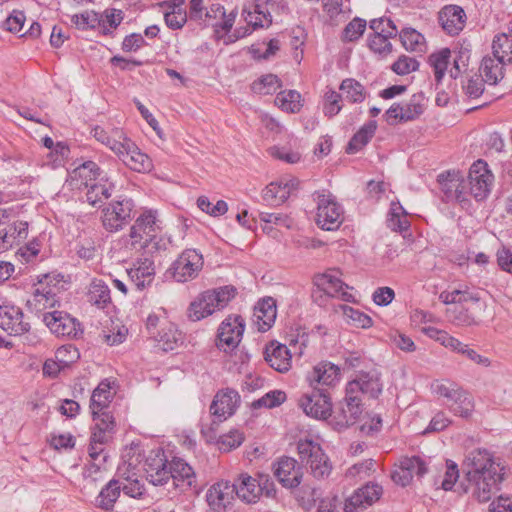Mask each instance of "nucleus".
Returning <instances> with one entry per match:
<instances>
[{"label": "nucleus", "mask_w": 512, "mask_h": 512, "mask_svg": "<svg viewBox=\"0 0 512 512\" xmlns=\"http://www.w3.org/2000/svg\"><path fill=\"white\" fill-rule=\"evenodd\" d=\"M462 468L466 480L465 492L483 503L499 491L505 476V466L501 460L482 448L468 452Z\"/></svg>", "instance_id": "nucleus-1"}, {"label": "nucleus", "mask_w": 512, "mask_h": 512, "mask_svg": "<svg viewBox=\"0 0 512 512\" xmlns=\"http://www.w3.org/2000/svg\"><path fill=\"white\" fill-rule=\"evenodd\" d=\"M161 222L157 211L145 210L130 228L129 245L135 251H143L148 256L166 249V242L161 237Z\"/></svg>", "instance_id": "nucleus-2"}, {"label": "nucleus", "mask_w": 512, "mask_h": 512, "mask_svg": "<svg viewBox=\"0 0 512 512\" xmlns=\"http://www.w3.org/2000/svg\"><path fill=\"white\" fill-rule=\"evenodd\" d=\"M235 294L236 289L233 286L204 291L191 302L188 316L192 321H199L215 311L223 309Z\"/></svg>", "instance_id": "nucleus-3"}, {"label": "nucleus", "mask_w": 512, "mask_h": 512, "mask_svg": "<svg viewBox=\"0 0 512 512\" xmlns=\"http://www.w3.org/2000/svg\"><path fill=\"white\" fill-rule=\"evenodd\" d=\"M285 8L284 0H247L242 16L252 30L268 28L273 22L272 14H279Z\"/></svg>", "instance_id": "nucleus-4"}, {"label": "nucleus", "mask_w": 512, "mask_h": 512, "mask_svg": "<svg viewBox=\"0 0 512 512\" xmlns=\"http://www.w3.org/2000/svg\"><path fill=\"white\" fill-rule=\"evenodd\" d=\"M297 450L301 463L309 469L314 478L325 479L330 475L332 464L319 443L310 439L300 440Z\"/></svg>", "instance_id": "nucleus-5"}, {"label": "nucleus", "mask_w": 512, "mask_h": 512, "mask_svg": "<svg viewBox=\"0 0 512 512\" xmlns=\"http://www.w3.org/2000/svg\"><path fill=\"white\" fill-rule=\"evenodd\" d=\"M239 403L240 395L236 390L226 388L218 391L210 405V412L212 416L215 417V420H213L209 428H206L204 424H202L201 433L211 439L214 438L216 426L231 417L235 413Z\"/></svg>", "instance_id": "nucleus-6"}, {"label": "nucleus", "mask_w": 512, "mask_h": 512, "mask_svg": "<svg viewBox=\"0 0 512 512\" xmlns=\"http://www.w3.org/2000/svg\"><path fill=\"white\" fill-rule=\"evenodd\" d=\"M316 224L323 230H337L344 220V212L330 193L316 192Z\"/></svg>", "instance_id": "nucleus-7"}, {"label": "nucleus", "mask_w": 512, "mask_h": 512, "mask_svg": "<svg viewBox=\"0 0 512 512\" xmlns=\"http://www.w3.org/2000/svg\"><path fill=\"white\" fill-rule=\"evenodd\" d=\"M342 273L338 269H328L323 273L316 274L313 277V284L316 291L313 293H323L326 297L337 298L345 302H352L353 295L349 292L350 287L341 279Z\"/></svg>", "instance_id": "nucleus-8"}, {"label": "nucleus", "mask_w": 512, "mask_h": 512, "mask_svg": "<svg viewBox=\"0 0 512 512\" xmlns=\"http://www.w3.org/2000/svg\"><path fill=\"white\" fill-rule=\"evenodd\" d=\"M233 485L235 494L246 503H255L264 492L267 497H274L276 490L267 477L259 480L248 474H241Z\"/></svg>", "instance_id": "nucleus-9"}, {"label": "nucleus", "mask_w": 512, "mask_h": 512, "mask_svg": "<svg viewBox=\"0 0 512 512\" xmlns=\"http://www.w3.org/2000/svg\"><path fill=\"white\" fill-rule=\"evenodd\" d=\"M494 184V175L483 160H478L469 169L466 181L468 195L476 201L485 200L491 192Z\"/></svg>", "instance_id": "nucleus-10"}, {"label": "nucleus", "mask_w": 512, "mask_h": 512, "mask_svg": "<svg viewBox=\"0 0 512 512\" xmlns=\"http://www.w3.org/2000/svg\"><path fill=\"white\" fill-rule=\"evenodd\" d=\"M438 183L446 202L455 201L462 207L469 205L466 181L458 170H449L438 175Z\"/></svg>", "instance_id": "nucleus-11"}, {"label": "nucleus", "mask_w": 512, "mask_h": 512, "mask_svg": "<svg viewBox=\"0 0 512 512\" xmlns=\"http://www.w3.org/2000/svg\"><path fill=\"white\" fill-rule=\"evenodd\" d=\"M203 265V255L198 250L185 249L172 265V277L180 283L191 281L198 277Z\"/></svg>", "instance_id": "nucleus-12"}, {"label": "nucleus", "mask_w": 512, "mask_h": 512, "mask_svg": "<svg viewBox=\"0 0 512 512\" xmlns=\"http://www.w3.org/2000/svg\"><path fill=\"white\" fill-rule=\"evenodd\" d=\"M310 392L304 393L299 399L303 412L315 419H327L332 412L331 397L327 389L311 387Z\"/></svg>", "instance_id": "nucleus-13"}, {"label": "nucleus", "mask_w": 512, "mask_h": 512, "mask_svg": "<svg viewBox=\"0 0 512 512\" xmlns=\"http://www.w3.org/2000/svg\"><path fill=\"white\" fill-rule=\"evenodd\" d=\"M134 203L131 199H122L109 203L102 210V223L110 232H116L128 225L133 218Z\"/></svg>", "instance_id": "nucleus-14"}, {"label": "nucleus", "mask_w": 512, "mask_h": 512, "mask_svg": "<svg viewBox=\"0 0 512 512\" xmlns=\"http://www.w3.org/2000/svg\"><path fill=\"white\" fill-rule=\"evenodd\" d=\"M425 110V97L423 93H416L404 103H394L385 113L390 125L398 122L413 121L420 117Z\"/></svg>", "instance_id": "nucleus-15"}, {"label": "nucleus", "mask_w": 512, "mask_h": 512, "mask_svg": "<svg viewBox=\"0 0 512 512\" xmlns=\"http://www.w3.org/2000/svg\"><path fill=\"white\" fill-rule=\"evenodd\" d=\"M146 479L154 486H165L170 482L171 469L165 453L161 449L152 450L145 458Z\"/></svg>", "instance_id": "nucleus-16"}, {"label": "nucleus", "mask_w": 512, "mask_h": 512, "mask_svg": "<svg viewBox=\"0 0 512 512\" xmlns=\"http://www.w3.org/2000/svg\"><path fill=\"white\" fill-rule=\"evenodd\" d=\"M362 399L355 393L350 394L346 388V395L334 411L333 421L337 429H345L356 424L363 416Z\"/></svg>", "instance_id": "nucleus-17"}, {"label": "nucleus", "mask_w": 512, "mask_h": 512, "mask_svg": "<svg viewBox=\"0 0 512 512\" xmlns=\"http://www.w3.org/2000/svg\"><path fill=\"white\" fill-rule=\"evenodd\" d=\"M0 327L11 336H20L27 333L31 325L20 307L4 303L0 305Z\"/></svg>", "instance_id": "nucleus-18"}, {"label": "nucleus", "mask_w": 512, "mask_h": 512, "mask_svg": "<svg viewBox=\"0 0 512 512\" xmlns=\"http://www.w3.org/2000/svg\"><path fill=\"white\" fill-rule=\"evenodd\" d=\"M244 321L240 316H229L220 325L217 334V347L225 352L235 349L244 332Z\"/></svg>", "instance_id": "nucleus-19"}, {"label": "nucleus", "mask_w": 512, "mask_h": 512, "mask_svg": "<svg viewBox=\"0 0 512 512\" xmlns=\"http://www.w3.org/2000/svg\"><path fill=\"white\" fill-rule=\"evenodd\" d=\"M346 388H348L350 394L355 393L360 397L361 395H367L370 398H377L382 392L380 374L375 370L361 372L355 379L348 382Z\"/></svg>", "instance_id": "nucleus-20"}, {"label": "nucleus", "mask_w": 512, "mask_h": 512, "mask_svg": "<svg viewBox=\"0 0 512 512\" xmlns=\"http://www.w3.org/2000/svg\"><path fill=\"white\" fill-rule=\"evenodd\" d=\"M341 379L340 368L328 361H322L315 365L307 374V380L311 387H333Z\"/></svg>", "instance_id": "nucleus-21"}, {"label": "nucleus", "mask_w": 512, "mask_h": 512, "mask_svg": "<svg viewBox=\"0 0 512 512\" xmlns=\"http://www.w3.org/2000/svg\"><path fill=\"white\" fill-rule=\"evenodd\" d=\"M171 481L174 489L186 492L196 486L197 479L194 469L183 459L174 457L170 461Z\"/></svg>", "instance_id": "nucleus-22"}, {"label": "nucleus", "mask_w": 512, "mask_h": 512, "mask_svg": "<svg viewBox=\"0 0 512 512\" xmlns=\"http://www.w3.org/2000/svg\"><path fill=\"white\" fill-rule=\"evenodd\" d=\"M274 475L286 488H296L302 480V469L291 457H282L274 466Z\"/></svg>", "instance_id": "nucleus-23"}, {"label": "nucleus", "mask_w": 512, "mask_h": 512, "mask_svg": "<svg viewBox=\"0 0 512 512\" xmlns=\"http://www.w3.org/2000/svg\"><path fill=\"white\" fill-rule=\"evenodd\" d=\"M43 321L50 331L62 337H76L78 324L76 320L65 312L52 311L44 314Z\"/></svg>", "instance_id": "nucleus-24"}, {"label": "nucleus", "mask_w": 512, "mask_h": 512, "mask_svg": "<svg viewBox=\"0 0 512 512\" xmlns=\"http://www.w3.org/2000/svg\"><path fill=\"white\" fill-rule=\"evenodd\" d=\"M235 488L228 481L214 483L206 493L208 506L215 512H222L232 503Z\"/></svg>", "instance_id": "nucleus-25"}, {"label": "nucleus", "mask_w": 512, "mask_h": 512, "mask_svg": "<svg viewBox=\"0 0 512 512\" xmlns=\"http://www.w3.org/2000/svg\"><path fill=\"white\" fill-rule=\"evenodd\" d=\"M101 177V171L98 165L93 161H86L77 166L69 174L67 183L71 189L81 190L88 188Z\"/></svg>", "instance_id": "nucleus-26"}, {"label": "nucleus", "mask_w": 512, "mask_h": 512, "mask_svg": "<svg viewBox=\"0 0 512 512\" xmlns=\"http://www.w3.org/2000/svg\"><path fill=\"white\" fill-rule=\"evenodd\" d=\"M130 282L138 290H143L150 286L154 280L155 266L154 261L149 257L139 258L134 266L127 270Z\"/></svg>", "instance_id": "nucleus-27"}, {"label": "nucleus", "mask_w": 512, "mask_h": 512, "mask_svg": "<svg viewBox=\"0 0 512 512\" xmlns=\"http://www.w3.org/2000/svg\"><path fill=\"white\" fill-rule=\"evenodd\" d=\"M236 15L237 12L235 10L226 14L222 5L212 4L208 9H206L203 19L207 25H211L215 28L216 33H219L220 31L227 33L233 27Z\"/></svg>", "instance_id": "nucleus-28"}, {"label": "nucleus", "mask_w": 512, "mask_h": 512, "mask_svg": "<svg viewBox=\"0 0 512 512\" xmlns=\"http://www.w3.org/2000/svg\"><path fill=\"white\" fill-rule=\"evenodd\" d=\"M297 185L298 181L296 179L272 182L264 189L263 200L271 206L281 205L289 198L291 192L297 188Z\"/></svg>", "instance_id": "nucleus-29"}, {"label": "nucleus", "mask_w": 512, "mask_h": 512, "mask_svg": "<svg viewBox=\"0 0 512 512\" xmlns=\"http://www.w3.org/2000/svg\"><path fill=\"white\" fill-rule=\"evenodd\" d=\"M265 360L271 368L285 373L291 368V353L284 344L271 342L265 349Z\"/></svg>", "instance_id": "nucleus-30"}, {"label": "nucleus", "mask_w": 512, "mask_h": 512, "mask_svg": "<svg viewBox=\"0 0 512 512\" xmlns=\"http://www.w3.org/2000/svg\"><path fill=\"white\" fill-rule=\"evenodd\" d=\"M439 23L450 35H457L464 28L466 14L457 5H448L439 12Z\"/></svg>", "instance_id": "nucleus-31"}, {"label": "nucleus", "mask_w": 512, "mask_h": 512, "mask_svg": "<svg viewBox=\"0 0 512 512\" xmlns=\"http://www.w3.org/2000/svg\"><path fill=\"white\" fill-rule=\"evenodd\" d=\"M118 157L128 168L136 172H147L152 166L150 158L142 153L132 140L126 143V148Z\"/></svg>", "instance_id": "nucleus-32"}, {"label": "nucleus", "mask_w": 512, "mask_h": 512, "mask_svg": "<svg viewBox=\"0 0 512 512\" xmlns=\"http://www.w3.org/2000/svg\"><path fill=\"white\" fill-rule=\"evenodd\" d=\"M382 494V487L378 484H367L356 490L345 504L346 512H352L357 507H365L377 501Z\"/></svg>", "instance_id": "nucleus-33"}, {"label": "nucleus", "mask_w": 512, "mask_h": 512, "mask_svg": "<svg viewBox=\"0 0 512 512\" xmlns=\"http://www.w3.org/2000/svg\"><path fill=\"white\" fill-rule=\"evenodd\" d=\"M93 136L97 141L109 147L117 156L126 148V143L130 142V139L119 128L106 131L97 126L93 129Z\"/></svg>", "instance_id": "nucleus-34"}, {"label": "nucleus", "mask_w": 512, "mask_h": 512, "mask_svg": "<svg viewBox=\"0 0 512 512\" xmlns=\"http://www.w3.org/2000/svg\"><path fill=\"white\" fill-rule=\"evenodd\" d=\"M114 395L115 391L112 389L108 380H103L99 383V385L93 390L90 398L89 407L93 419H96V414H99L102 410L108 409Z\"/></svg>", "instance_id": "nucleus-35"}, {"label": "nucleus", "mask_w": 512, "mask_h": 512, "mask_svg": "<svg viewBox=\"0 0 512 512\" xmlns=\"http://www.w3.org/2000/svg\"><path fill=\"white\" fill-rule=\"evenodd\" d=\"M121 494V483L118 480H110L99 492L94 500V506L103 511L110 512Z\"/></svg>", "instance_id": "nucleus-36"}, {"label": "nucleus", "mask_w": 512, "mask_h": 512, "mask_svg": "<svg viewBox=\"0 0 512 512\" xmlns=\"http://www.w3.org/2000/svg\"><path fill=\"white\" fill-rule=\"evenodd\" d=\"M508 64L499 57L486 56L483 58L480 72L485 78V82L490 85H496L504 77V66Z\"/></svg>", "instance_id": "nucleus-37"}, {"label": "nucleus", "mask_w": 512, "mask_h": 512, "mask_svg": "<svg viewBox=\"0 0 512 512\" xmlns=\"http://www.w3.org/2000/svg\"><path fill=\"white\" fill-rule=\"evenodd\" d=\"M276 314V304L272 298L259 301L254 309L258 329L263 332L270 329L276 319Z\"/></svg>", "instance_id": "nucleus-38"}, {"label": "nucleus", "mask_w": 512, "mask_h": 512, "mask_svg": "<svg viewBox=\"0 0 512 512\" xmlns=\"http://www.w3.org/2000/svg\"><path fill=\"white\" fill-rule=\"evenodd\" d=\"M377 129V123L374 120L364 124L349 141L346 152L354 154L360 151L372 139Z\"/></svg>", "instance_id": "nucleus-39"}, {"label": "nucleus", "mask_w": 512, "mask_h": 512, "mask_svg": "<svg viewBox=\"0 0 512 512\" xmlns=\"http://www.w3.org/2000/svg\"><path fill=\"white\" fill-rule=\"evenodd\" d=\"M57 294L55 287L49 289L47 287L36 288L32 299L28 300V304L33 306L37 312L53 308L58 303Z\"/></svg>", "instance_id": "nucleus-40"}, {"label": "nucleus", "mask_w": 512, "mask_h": 512, "mask_svg": "<svg viewBox=\"0 0 512 512\" xmlns=\"http://www.w3.org/2000/svg\"><path fill=\"white\" fill-rule=\"evenodd\" d=\"M16 230L7 211L0 210V252L12 247L16 240L20 241Z\"/></svg>", "instance_id": "nucleus-41"}, {"label": "nucleus", "mask_w": 512, "mask_h": 512, "mask_svg": "<svg viewBox=\"0 0 512 512\" xmlns=\"http://www.w3.org/2000/svg\"><path fill=\"white\" fill-rule=\"evenodd\" d=\"M99 181L100 182L91 184L87 188L86 200L92 206L103 202V200L108 199L111 196L113 184L104 176H102Z\"/></svg>", "instance_id": "nucleus-42"}, {"label": "nucleus", "mask_w": 512, "mask_h": 512, "mask_svg": "<svg viewBox=\"0 0 512 512\" xmlns=\"http://www.w3.org/2000/svg\"><path fill=\"white\" fill-rule=\"evenodd\" d=\"M387 226L395 232H404L410 227L408 214L399 202L391 203L387 218Z\"/></svg>", "instance_id": "nucleus-43"}, {"label": "nucleus", "mask_w": 512, "mask_h": 512, "mask_svg": "<svg viewBox=\"0 0 512 512\" xmlns=\"http://www.w3.org/2000/svg\"><path fill=\"white\" fill-rule=\"evenodd\" d=\"M87 296L89 302L99 308H104L111 301L109 287L99 279H94L90 283Z\"/></svg>", "instance_id": "nucleus-44"}, {"label": "nucleus", "mask_w": 512, "mask_h": 512, "mask_svg": "<svg viewBox=\"0 0 512 512\" xmlns=\"http://www.w3.org/2000/svg\"><path fill=\"white\" fill-rule=\"evenodd\" d=\"M451 51L448 48H443L438 52L432 53L428 62L430 66L433 68L435 80L437 83L441 82L443 79L445 72L447 70L448 64L450 62Z\"/></svg>", "instance_id": "nucleus-45"}, {"label": "nucleus", "mask_w": 512, "mask_h": 512, "mask_svg": "<svg viewBox=\"0 0 512 512\" xmlns=\"http://www.w3.org/2000/svg\"><path fill=\"white\" fill-rule=\"evenodd\" d=\"M492 54L504 62H512V37L506 33L498 34L492 42Z\"/></svg>", "instance_id": "nucleus-46"}, {"label": "nucleus", "mask_w": 512, "mask_h": 512, "mask_svg": "<svg viewBox=\"0 0 512 512\" xmlns=\"http://www.w3.org/2000/svg\"><path fill=\"white\" fill-rule=\"evenodd\" d=\"M258 218L264 223L263 231L270 234L273 227H292V220L287 215L282 213L259 212Z\"/></svg>", "instance_id": "nucleus-47"}, {"label": "nucleus", "mask_w": 512, "mask_h": 512, "mask_svg": "<svg viewBox=\"0 0 512 512\" xmlns=\"http://www.w3.org/2000/svg\"><path fill=\"white\" fill-rule=\"evenodd\" d=\"M403 47L408 51L423 52L425 50L424 36L413 28H405L400 32Z\"/></svg>", "instance_id": "nucleus-48"}, {"label": "nucleus", "mask_w": 512, "mask_h": 512, "mask_svg": "<svg viewBox=\"0 0 512 512\" xmlns=\"http://www.w3.org/2000/svg\"><path fill=\"white\" fill-rule=\"evenodd\" d=\"M159 317L155 314H150L147 317L146 328L150 335L159 342H163L164 350H172L173 344L177 342V337L173 334L171 337L167 333H161L157 330L159 325Z\"/></svg>", "instance_id": "nucleus-49"}, {"label": "nucleus", "mask_w": 512, "mask_h": 512, "mask_svg": "<svg viewBox=\"0 0 512 512\" xmlns=\"http://www.w3.org/2000/svg\"><path fill=\"white\" fill-rule=\"evenodd\" d=\"M275 104L283 111L296 113L301 108V95L295 90L283 91L277 94Z\"/></svg>", "instance_id": "nucleus-50"}, {"label": "nucleus", "mask_w": 512, "mask_h": 512, "mask_svg": "<svg viewBox=\"0 0 512 512\" xmlns=\"http://www.w3.org/2000/svg\"><path fill=\"white\" fill-rule=\"evenodd\" d=\"M448 406L455 415L463 418H468L474 409L471 395L464 390L452 402L448 403Z\"/></svg>", "instance_id": "nucleus-51"}, {"label": "nucleus", "mask_w": 512, "mask_h": 512, "mask_svg": "<svg viewBox=\"0 0 512 512\" xmlns=\"http://www.w3.org/2000/svg\"><path fill=\"white\" fill-rule=\"evenodd\" d=\"M99 15L100 23L97 28L101 29L102 33L105 35L110 34L123 20V12L114 8L106 9Z\"/></svg>", "instance_id": "nucleus-52"}, {"label": "nucleus", "mask_w": 512, "mask_h": 512, "mask_svg": "<svg viewBox=\"0 0 512 512\" xmlns=\"http://www.w3.org/2000/svg\"><path fill=\"white\" fill-rule=\"evenodd\" d=\"M281 87L280 80L276 75L267 74L252 83V90L261 95L275 93Z\"/></svg>", "instance_id": "nucleus-53"}, {"label": "nucleus", "mask_w": 512, "mask_h": 512, "mask_svg": "<svg viewBox=\"0 0 512 512\" xmlns=\"http://www.w3.org/2000/svg\"><path fill=\"white\" fill-rule=\"evenodd\" d=\"M286 400V393L282 390H273L266 393L261 398L252 402L251 407L253 409L259 408H274L280 406Z\"/></svg>", "instance_id": "nucleus-54"}, {"label": "nucleus", "mask_w": 512, "mask_h": 512, "mask_svg": "<svg viewBox=\"0 0 512 512\" xmlns=\"http://www.w3.org/2000/svg\"><path fill=\"white\" fill-rule=\"evenodd\" d=\"M342 94L351 102L364 100V87L354 79H345L340 85Z\"/></svg>", "instance_id": "nucleus-55"}, {"label": "nucleus", "mask_w": 512, "mask_h": 512, "mask_svg": "<svg viewBox=\"0 0 512 512\" xmlns=\"http://www.w3.org/2000/svg\"><path fill=\"white\" fill-rule=\"evenodd\" d=\"M71 22L78 29H95L100 23V15L95 11H85L79 15H73L71 18Z\"/></svg>", "instance_id": "nucleus-56"}, {"label": "nucleus", "mask_w": 512, "mask_h": 512, "mask_svg": "<svg viewBox=\"0 0 512 512\" xmlns=\"http://www.w3.org/2000/svg\"><path fill=\"white\" fill-rule=\"evenodd\" d=\"M198 208L213 217L224 215L228 211V205L224 200H218L216 204H212L206 196H200L197 199Z\"/></svg>", "instance_id": "nucleus-57"}, {"label": "nucleus", "mask_w": 512, "mask_h": 512, "mask_svg": "<svg viewBox=\"0 0 512 512\" xmlns=\"http://www.w3.org/2000/svg\"><path fill=\"white\" fill-rule=\"evenodd\" d=\"M366 29V21L360 18H354L349 22L342 32V40L353 42L359 39Z\"/></svg>", "instance_id": "nucleus-58"}, {"label": "nucleus", "mask_w": 512, "mask_h": 512, "mask_svg": "<svg viewBox=\"0 0 512 512\" xmlns=\"http://www.w3.org/2000/svg\"><path fill=\"white\" fill-rule=\"evenodd\" d=\"M345 317L352 321L354 325L360 328H369L372 326V319L367 314L354 309L348 305H340Z\"/></svg>", "instance_id": "nucleus-59"}, {"label": "nucleus", "mask_w": 512, "mask_h": 512, "mask_svg": "<svg viewBox=\"0 0 512 512\" xmlns=\"http://www.w3.org/2000/svg\"><path fill=\"white\" fill-rule=\"evenodd\" d=\"M164 19L169 28L180 29L187 21V13L181 5H173L171 11L165 13Z\"/></svg>", "instance_id": "nucleus-60"}, {"label": "nucleus", "mask_w": 512, "mask_h": 512, "mask_svg": "<svg viewBox=\"0 0 512 512\" xmlns=\"http://www.w3.org/2000/svg\"><path fill=\"white\" fill-rule=\"evenodd\" d=\"M370 28L374 34L395 37L398 33L397 27L388 18H378L370 21Z\"/></svg>", "instance_id": "nucleus-61"}, {"label": "nucleus", "mask_w": 512, "mask_h": 512, "mask_svg": "<svg viewBox=\"0 0 512 512\" xmlns=\"http://www.w3.org/2000/svg\"><path fill=\"white\" fill-rule=\"evenodd\" d=\"M399 463L404 470L410 472L411 476H423L427 472L426 463L418 456L403 457Z\"/></svg>", "instance_id": "nucleus-62"}, {"label": "nucleus", "mask_w": 512, "mask_h": 512, "mask_svg": "<svg viewBox=\"0 0 512 512\" xmlns=\"http://www.w3.org/2000/svg\"><path fill=\"white\" fill-rule=\"evenodd\" d=\"M319 496L316 488L303 486L297 493V500L302 508L309 511L315 506Z\"/></svg>", "instance_id": "nucleus-63"}, {"label": "nucleus", "mask_w": 512, "mask_h": 512, "mask_svg": "<svg viewBox=\"0 0 512 512\" xmlns=\"http://www.w3.org/2000/svg\"><path fill=\"white\" fill-rule=\"evenodd\" d=\"M419 62L409 56L402 55L397 61H395L391 67L392 71L397 75H407L411 72H414L418 69Z\"/></svg>", "instance_id": "nucleus-64"}]
</instances>
